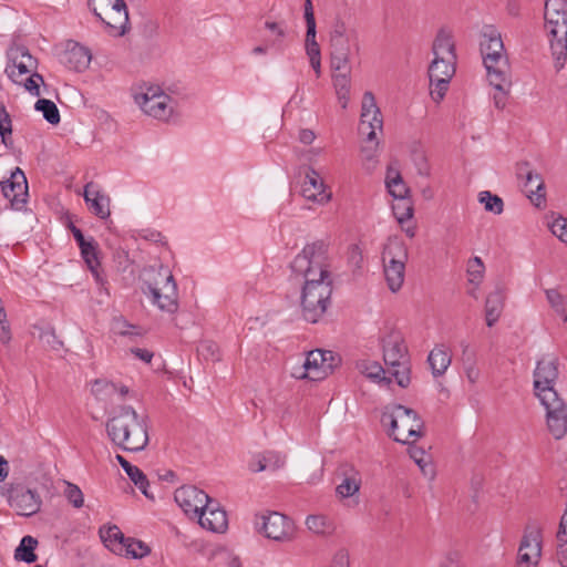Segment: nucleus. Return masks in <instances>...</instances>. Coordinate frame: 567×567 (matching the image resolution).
<instances>
[{
    "mask_svg": "<svg viewBox=\"0 0 567 567\" xmlns=\"http://www.w3.org/2000/svg\"><path fill=\"white\" fill-rule=\"evenodd\" d=\"M383 118L380 109L375 103L372 92L367 91L362 99V110L359 131L367 135V140L372 142L377 137V130L382 131Z\"/></svg>",
    "mask_w": 567,
    "mask_h": 567,
    "instance_id": "obj_13",
    "label": "nucleus"
},
{
    "mask_svg": "<svg viewBox=\"0 0 567 567\" xmlns=\"http://www.w3.org/2000/svg\"><path fill=\"white\" fill-rule=\"evenodd\" d=\"M557 559L561 567H567V537L557 538Z\"/></svg>",
    "mask_w": 567,
    "mask_h": 567,
    "instance_id": "obj_63",
    "label": "nucleus"
},
{
    "mask_svg": "<svg viewBox=\"0 0 567 567\" xmlns=\"http://www.w3.org/2000/svg\"><path fill=\"white\" fill-rule=\"evenodd\" d=\"M40 83H44L43 76L40 73L33 72L25 81H22L23 86L33 96H40Z\"/></svg>",
    "mask_w": 567,
    "mask_h": 567,
    "instance_id": "obj_54",
    "label": "nucleus"
},
{
    "mask_svg": "<svg viewBox=\"0 0 567 567\" xmlns=\"http://www.w3.org/2000/svg\"><path fill=\"white\" fill-rule=\"evenodd\" d=\"M316 28H310L306 31V53L309 59L321 56L320 47L316 41Z\"/></svg>",
    "mask_w": 567,
    "mask_h": 567,
    "instance_id": "obj_52",
    "label": "nucleus"
},
{
    "mask_svg": "<svg viewBox=\"0 0 567 567\" xmlns=\"http://www.w3.org/2000/svg\"><path fill=\"white\" fill-rule=\"evenodd\" d=\"M451 360L450 353L443 346L435 347L427 357L433 377L437 378L443 375L450 367Z\"/></svg>",
    "mask_w": 567,
    "mask_h": 567,
    "instance_id": "obj_28",
    "label": "nucleus"
},
{
    "mask_svg": "<svg viewBox=\"0 0 567 567\" xmlns=\"http://www.w3.org/2000/svg\"><path fill=\"white\" fill-rule=\"evenodd\" d=\"M37 546L38 540L34 537L30 535L22 537L19 546L14 550V558L27 564L37 561L38 556L34 553Z\"/></svg>",
    "mask_w": 567,
    "mask_h": 567,
    "instance_id": "obj_34",
    "label": "nucleus"
},
{
    "mask_svg": "<svg viewBox=\"0 0 567 567\" xmlns=\"http://www.w3.org/2000/svg\"><path fill=\"white\" fill-rule=\"evenodd\" d=\"M93 182H90L84 187V200L89 205V208L94 215L101 219H105L110 216V198L106 195L101 194L99 190L94 192V197H90V188H93Z\"/></svg>",
    "mask_w": 567,
    "mask_h": 567,
    "instance_id": "obj_26",
    "label": "nucleus"
},
{
    "mask_svg": "<svg viewBox=\"0 0 567 567\" xmlns=\"http://www.w3.org/2000/svg\"><path fill=\"white\" fill-rule=\"evenodd\" d=\"M400 202L395 205H393V213L400 224H403L404 221L409 220L413 216V206L412 203L404 198L399 199Z\"/></svg>",
    "mask_w": 567,
    "mask_h": 567,
    "instance_id": "obj_50",
    "label": "nucleus"
},
{
    "mask_svg": "<svg viewBox=\"0 0 567 567\" xmlns=\"http://www.w3.org/2000/svg\"><path fill=\"white\" fill-rule=\"evenodd\" d=\"M518 177H525L526 192L535 194L537 199L544 197V193L540 190L544 188V183L539 174L532 169H528V163H524L518 167Z\"/></svg>",
    "mask_w": 567,
    "mask_h": 567,
    "instance_id": "obj_31",
    "label": "nucleus"
},
{
    "mask_svg": "<svg viewBox=\"0 0 567 567\" xmlns=\"http://www.w3.org/2000/svg\"><path fill=\"white\" fill-rule=\"evenodd\" d=\"M329 266L328 244L323 240L307 244L290 265L292 274L303 279L301 312L310 323L319 321L330 301L332 280Z\"/></svg>",
    "mask_w": 567,
    "mask_h": 567,
    "instance_id": "obj_1",
    "label": "nucleus"
},
{
    "mask_svg": "<svg viewBox=\"0 0 567 567\" xmlns=\"http://www.w3.org/2000/svg\"><path fill=\"white\" fill-rule=\"evenodd\" d=\"M264 456L266 458L267 470L276 471L282 467L285 464V456L280 455L277 452H265Z\"/></svg>",
    "mask_w": 567,
    "mask_h": 567,
    "instance_id": "obj_57",
    "label": "nucleus"
},
{
    "mask_svg": "<svg viewBox=\"0 0 567 567\" xmlns=\"http://www.w3.org/2000/svg\"><path fill=\"white\" fill-rule=\"evenodd\" d=\"M408 247L398 238H390L383 247L382 261L389 289L396 292L404 282Z\"/></svg>",
    "mask_w": 567,
    "mask_h": 567,
    "instance_id": "obj_6",
    "label": "nucleus"
},
{
    "mask_svg": "<svg viewBox=\"0 0 567 567\" xmlns=\"http://www.w3.org/2000/svg\"><path fill=\"white\" fill-rule=\"evenodd\" d=\"M481 47L484 63H494L493 59L506 58L503 53L504 44L501 35L489 37L481 43Z\"/></svg>",
    "mask_w": 567,
    "mask_h": 567,
    "instance_id": "obj_33",
    "label": "nucleus"
},
{
    "mask_svg": "<svg viewBox=\"0 0 567 567\" xmlns=\"http://www.w3.org/2000/svg\"><path fill=\"white\" fill-rule=\"evenodd\" d=\"M558 378V362L554 357L543 358L537 361L534 371V389L535 394L539 400L547 396V392L558 394L554 384Z\"/></svg>",
    "mask_w": 567,
    "mask_h": 567,
    "instance_id": "obj_12",
    "label": "nucleus"
},
{
    "mask_svg": "<svg viewBox=\"0 0 567 567\" xmlns=\"http://www.w3.org/2000/svg\"><path fill=\"white\" fill-rule=\"evenodd\" d=\"M383 360L388 367L410 361L408 347L400 333L391 332L383 339Z\"/></svg>",
    "mask_w": 567,
    "mask_h": 567,
    "instance_id": "obj_20",
    "label": "nucleus"
},
{
    "mask_svg": "<svg viewBox=\"0 0 567 567\" xmlns=\"http://www.w3.org/2000/svg\"><path fill=\"white\" fill-rule=\"evenodd\" d=\"M64 495L68 501L75 507L80 508L84 504L83 493L80 487L72 483H66V488L64 491Z\"/></svg>",
    "mask_w": 567,
    "mask_h": 567,
    "instance_id": "obj_53",
    "label": "nucleus"
},
{
    "mask_svg": "<svg viewBox=\"0 0 567 567\" xmlns=\"http://www.w3.org/2000/svg\"><path fill=\"white\" fill-rule=\"evenodd\" d=\"M200 526L214 533H224L227 529L228 520L226 512L219 508L218 503L210 498L205 509L196 516Z\"/></svg>",
    "mask_w": 567,
    "mask_h": 567,
    "instance_id": "obj_18",
    "label": "nucleus"
},
{
    "mask_svg": "<svg viewBox=\"0 0 567 567\" xmlns=\"http://www.w3.org/2000/svg\"><path fill=\"white\" fill-rule=\"evenodd\" d=\"M2 495L9 505L21 516H32L40 512L42 498L37 489H31L20 483H10L8 487H1Z\"/></svg>",
    "mask_w": 567,
    "mask_h": 567,
    "instance_id": "obj_8",
    "label": "nucleus"
},
{
    "mask_svg": "<svg viewBox=\"0 0 567 567\" xmlns=\"http://www.w3.org/2000/svg\"><path fill=\"white\" fill-rule=\"evenodd\" d=\"M174 499L185 514L195 517L210 502V497L204 491L193 485H184L177 488L174 493Z\"/></svg>",
    "mask_w": 567,
    "mask_h": 567,
    "instance_id": "obj_15",
    "label": "nucleus"
},
{
    "mask_svg": "<svg viewBox=\"0 0 567 567\" xmlns=\"http://www.w3.org/2000/svg\"><path fill=\"white\" fill-rule=\"evenodd\" d=\"M478 200L481 204L484 205V208L486 212H491L496 215L502 214L503 208H504V203L499 196L494 195L488 190H484V192L480 193Z\"/></svg>",
    "mask_w": 567,
    "mask_h": 567,
    "instance_id": "obj_42",
    "label": "nucleus"
},
{
    "mask_svg": "<svg viewBox=\"0 0 567 567\" xmlns=\"http://www.w3.org/2000/svg\"><path fill=\"white\" fill-rule=\"evenodd\" d=\"M550 231L561 241L567 244V219L559 217L550 225Z\"/></svg>",
    "mask_w": 567,
    "mask_h": 567,
    "instance_id": "obj_56",
    "label": "nucleus"
},
{
    "mask_svg": "<svg viewBox=\"0 0 567 567\" xmlns=\"http://www.w3.org/2000/svg\"><path fill=\"white\" fill-rule=\"evenodd\" d=\"M357 367L361 373L374 381L384 382L386 384H390L392 381L391 378L384 377L385 371L377 361L364 360L359 362Z\"/></svg>",
    "mask_w": 567,
    "mask_h": 567,
    "instance_id": "obj_38",
    "label": "nucleus"
},
{
    "mask_svg": "<svg viewBox=\"0 0 567 567\" xmlns=\"http://www.w3.org/2000/svg\"><path fill=\"white\" fill-rule=\"evenodd\" d=\"M350 558L349 551L344 548L339 549L331 560L330 567H349Z\"/></svg>",
    "mask_w": 567,
    "mask_h": 567,
    "instance_id": "obj_60",
    "label": "nucleus"
},
{
    "mask_svg": "<svg viewBox=\"0 0 567 567\" xmlns=\"http://www.w3.org/2000/svg\"><path fill=\"white\" fill-rule=\"evenodd\" d=\"M101 538L107 548L117 554L123 553L127 539L115 525L109 527L105 533L101 530Z\"/></svg>",
    "mask_w": 567,
    "mask_h": 567,
    "instance_id": "obj_36",
    "label": "nucleus"
},
{
    "mask_svg": "<svg viewBox=\"0 0 567 567\" xmlns=\"http://www.w3.org/2000/svg\"><path fill=\"white\" fill-rule=\"evenodd\" d=\"M493 62L494 63H484L491 85H493L495 90L509 89L511 81L507 72V58L493 59Z\"/></svg>",
    "mask_w": 567,
    "mask_h": 567,
    "instance_id": "obj_24",
    "label": "nucleus"
},
{
    "mask_svg": "<svg viewBox=\"0 0 567 567\" xmlns=\"http://www.w3.org/2000/svg\"><path fill=\"white\" fill-rule=\"evenodd\" d=\"M337 74H333L332 82L336 90V94H344L350 93V68L343 71H337Z\"/></svg>",
    "mask_w": 567,
    "mask_h": 567,
    "instance_id": "obj_46",
    "label": "nucleus"
},
{
    "mask_svg": "<svg viewBox=\"0 0 567 567\" xmlns=\"http://www.w3.org/2000/svg\"><path fill=\"white\" fill-rule=\"evenodd\" d=\"M8 56L9 63L6 68L7 75L12 82L22 84L21 76L37 68V59H34L23 45L11 48L8 52Z\"/></svg>",
    "mask_w": 567,
    "mask_h": 567,
    "instance_id": "obj_14",
    "label": "nucleus"
},
{
    "mask_svg": "<svg viewBox=\"0 0 567 567\" xmlns=\"http://www.w3.org/2000/svg\"><path fill=\"white\" fill-rule=\"evenodd\" d=\"M81 255L87 265L89 269L93 274L95 280L99 284L104 282V278L100 271V260H99V251H97V245L94 243L90 244L89 246H85L81 249Z\"/></svg>",
    "mask_w": 567,
    "mask_h": 567,
    "instance_id": "obj_35",
    "label": "nucleus"
},
{
    "mask_svg": "<svg viewBox=\"0 0 567 567\" xmlns=\"http://www.w3.org/2000/svg\"><path fill=\"white\" fill-rule=\"evenodd\" d=\"M324 365H321L322 372L324 371V379L333 372V370L340 364L341 358L332 351L326 350Z\"/></svg>",
    "mask_w": 567,
    "mask_h": 567,
    "instance_id": "obj_55",
    "label": "nucleus"
},
{
    "mask_svg": "<svg viewBox=\"0 0 567 567\" xmlns=\"http://www.w3.org/2000/svg\"><path fill=\"white\" fill-rule=\"evenodd\" d=\"M106 433L111 442L126 452H141L148 444L146 417L130 405L120 406L106 421Z\"/></svg>",
    "mask_w": 567,
    "mask_h": 567,
    "instance_id": "obj_2",
    "label": "nucleus"
},
{
    "mask_svg": "<svg viewBox=\"0 0 567 567\" xmlns=\"http://www.w3.org/2000/svg\"><path fill=\"white\" fill-rule=\"evenodd\" d=\"M308 529L317 535H331L334 530L333 522L321 514L309 515L306 519Z\"/></svg>",
    "mask_w": 567,
    "mask_h": 567,
    "instance_id": "obj_37",
    "label": "nucleus"
},
{
    "mask_svg": "<svg viewBox=\"0 0 567 567\" xmlns=\"http://www.w3.org/2000/svg\"><path fill=\"white\" fill-rule=\"evenodd\" d=\"M546 409L547 426L550 434L556 439H563L567 433V406L558 394L547 392V396L540 400Z\"/></svg>",
    "mask_w": 567,
    "mask_h": 567,
    "instance_id": "obj_11",
    "label": "nucleus"
},
{
    "mask_svg": "<svg viewBox=\"0 0 567 567\" xmlns=\"http://www.w3.org/2000/svg\"><path fill=\"white\" fill-rule=\"evenodd\" d=\"M326 350H311L308 352L303 363L305 373L301 378H308L312 381H320L324 379V371L322 372L321 365H324Z\"/></svg>",
    "mask_w": 567,
    "mask_h": 567,
    "instance_id": "obj_25",
    "label": "nucleus"
},
{
    "mask_svg": "<svg viewBox=\"0 0 567 567\" xmlns=\"http://www.w3.org/2000/svg\"><path fill=\"white\" fill-rule=\"evenodd\" d=\"M40 339L43 340L48 346L52 349L58 350L59 347L62 346V342L59 341L55 337V332L53 329L43 330L40 334Z\"/></svg>",
    "mask_w": 567,
    "mask_h": 567,
    "instance_id": "obj_62",
    "label": "nucleus"
},
{
    "mask_svg": "<svg viewBox=\"0 0 567 567\" xmlns=\"http://www.w3.org/2000/svg\"><path fill=\"white\" fill-rule=\"evenodd\" d=\"M543 529L542 526L529 519L518 548L516 567H536L542 553Z\"/></svg>",
    "mask_w": 567,
    "mask_h": 567,
    "instance_id": "obj_10",
    "label": "nucleus"
},
{
    "mask_svg": "<svg viewBox=\"0 0 567 567\" xmlns=\"http://www.w3.org/2000/svg\"><path fill=\"white\" fill-rule=\"evenodd\" d=\"M546 297L551 307L555 308L557 311L563 309V297L557 290H546Z\"/></svg>",
    "mask_w": 567,
    "mask_h": 567,
    "instance_id": "obj_64",
    "label": "nucleus"
},
{
    "mask_svg": "<svg viewBox=\"0 0 567 567\" xmlns=\"http://www.w3.org/2000/svg\"><path fill=\"white\" fill-rule=\"evenodd\" d=\"M391 375L395 379L398 385L406 388L411 382V368L410 361L401 362L398 365L389 367Z\"/></svg>",
    "mask_w": 567,
    "mask_h": 567,
    "instance_id": "obj_44",
    "label": "nucleus"
},
{
    "mask_svg": "<svg viewBox=\"0 0 567 567\" xmlns=\"http://www.w3.org/2000/svg\"><path fill=\"white\" fill-rule=\"evenodd\" d=\"M411 161L416 168L419 175L429 177L431 174V165L423 145L419 142H413L410 147Z\"/></svg>",
    "mask_w": 567,
    "mask_h": 567,
    "instance_id": "obj_32",
    "label": "nucleus"
},
{
    "mask_svg": "<svg viewBox=\"0 0 567 567\" xmlns=\"http://www.w3.org/2000/svg\"><path fill=\"white\" fill-rule=\"evenodd\" d=\"M12 134V121L11 117L4 106V104L0 103V136L1 141L6 146L12 145V140L10 138Z\"/></svg>",
    "mask_w": 567,
    "mask_h": 567,
    "instance_id": "obj_43",
    "label": "nucleus"
},
{
    "mask_svg": "<svg viewBox=\"0 0 567 567\" xmlns=\"http://www.w3.org/2000/svg\"><path fill=\"white\" fill-rule=\"evenodd\" d=\"M504 293L501 289L491 292L485 301V320L487 327H493L499 319L504 308Z\"/></svg>",
    "mask_w": 567,
    "mask_h": 567,
    "instance_id": "obj_27",
    "label": "nucleus"
},
{
    "mask_svg": "<svg viewBox=\"0 0 567 567\" xmlns=\"http://www.w3.org/2000/svg\"><path fill=\"white\" fill-rule=\"evenodd\" d=\"M91 61L90 51L79 43L69 44L62 54V63L70 70L81 72L85 70Z\"/></svg>",
    "mask_w": 567,
    "mask_h": 567,
    "instance_id": "obj_22",
    "label": "nucleus"
},
{
    "mask_svg": "<svg viewBox=\"0 0 567 567\" xmlns=\"http://www.w3.org/2000/svg\"><path fill=\"white\" fill-rule=\"evenodd\" d=\"M12 339L10 323L7 319V312L0 315V341L8 344Z\"/></svg>",
    "mask_w": 567,
    "mask_h": 567,
    "instance_id": "obj_59",
    "label": "nucleus"
},
{
    "mask_svg": "<svg viewBox=\"0 0 567 567\" xmlns=\"http://www.w3.org/2000/svg\"><path fill=\"white\" fill-rule=\"evenodd\" d=\"M265 28L276 34V38L272 40L271 45H279L282 39L286 37L285 28L280 23L271 21H266Z\"/></svg>",
    "mask_w": 567,
    "mask_h": 567,
    "instance_id": "obj_58",
    "label": "nucleus"
},
{
    "mask_svg": "<svg viewBox=\"0 0 567 567\" xmlns=\"http://www.w3.org/2000/svg\"><path fill=\"white\" fill-rule=\"evenodd\" d=\"M34 109L37 111L42 112L43 117L52 125H56L60 123V112L56 105L47 99H39L35 102Z\"/></svg>",
    "mask_w": 567,
    "mask_h": 567,
    "instance_id": "obj_41",
    "label": "nucleus"
},
{
    "mask_svg": "<svg viewBox=\"0 0 567 567\" xmlns=\"http://www.w3.org/2000/svg\"><path fill=\"white\" fill-rule=\"evenodd\" d=\"M451 80L430 79V95L435 103H440L449 89Z\"/></svg>",
    "mask_w": 567,
    "mask_h": 567,
    "instance_id": "obj_49",
    "label": "nucleus"
},
{
    "mask_svg": "<svg viewBox=\"0 0 567 567\" xmlns=\"http://www.w3.org/2000/svg\"><path fill=\"white\" fill-rule=\"evenodd\" d=\"M381 424L388 427V435L395 442L409 444L410 439L424 435V422L411 408L394 404L386 408L381 415Z\"/></svg>",
    "mask_w": 567,
    "mask_h": 567,
    "instance_id": "obj_5",
    "label": "nucleus"
},
{
    "mask_svg": "<svg viewBox=\"0 0 567 567\" xmlns=\"http://www.w3.org/2000/svg\"><path fill=\"white\" fill-rule=\"evenodd\" d=\"M352 37L329 38L330 62L333 71H343L350 63Z\"/></svg>",
    "mask_w": 567,
    "mask_h": 567,
    "instance_id": "obj_21",
    "label": "nucleus"
},
{
    "mask_svg": "<svg viewBox=\"0 0 567 567\" xmlns=\"http://www.w3.org/2000/svg\"><path fill=\"white\" fill-rule=\"evenodd\" d=\"M337 475L341 478L336 488L338 496L348 498L359 493L362 477L353 465L348 463L340 465Z\"/></svg>",
    "mask_w": 567,
    "mask_h": 567,
    "instance_id": "obj_19",
    "label": "nucleus"
},
{
    "mask_svg": "<svg viewBox=\"0 0 567 567\" xmlns=\"http://www.w3.org/2000/svg\"><path fill=\"white\" fill-rule=\"evenodd\" d=\"M115 458L133 483H142L145 480V474L137 466L132 465L124 456L116 454Z\"/></svg>",
    "mask_w": 567,
    "mask_h": 567,
    "instance_id": "obj_47",
    "label": "nucleus"
},
{
    "mask_svg": "<svg viewBox=\"0 0 567 567\" xmlns=\"http://www.w3.org/2000/svg\"><path fill=\"white\" fill-rule=\"evenodd\" d=\"M142 291L152 297L162 311L174 313L178 309V292L174 276L167 267H150L143 271Z\"/></svg>",
    "mask_w": 567,
    "mask_h": 567,
    "instance_id": "obj_3",
    "label": "nucleus"
},
{
    "mask_svg": "<svg viewBox=\"0 0 567 567\" xmlns=\"http://www.w3.org/2000/svg\"><path fill=\"white\" fill-rule=\"evenodd\" d=\"M172 97L167 94H159L153 100L141 101L143 112L154 118L166 121L169 118L173 107L171 106Z\"/></svg>",
    "mask_w": 567,
    "mask_h": 567,
    "instance_id": "obj_23",
    "label": "nucleus"
},
{
    "mask_svg": "<svg viewBox=\"0 0 567 567\" xmlns=\"http://www.w3.org/2000/svg\"><path fill=\"white\" fill-rule=\"evenodd\" d=\"M123 551L132 558H143L151 553V549L142 540L127 537Z\"/></svg>",
    "mask_w": 567,
    "mask_h": 567,
    "instance_id": "obj_45",
    "label": "nucleus"
},
{
    "mask_svg": "<svg viewBox=\"0 0 567 567\" xmlns=\"http://www.w3.org/2000/svg\"><path fill=\"white\" fill-rule=\"evenodd\" d=\"M544 19L555 65L560 69L567 58V0H545Z\"/></svg>",
    "mask_w": 567,
    "mask_h": 567,
    "instance_id": "obj_4",
    "label": "nucleus"
},
{
    "mask_svg": "<svg viewBox=\"0 0 567 567\" xmlns=\"http://www.w3.org/2000/svg\"><path fill=\"white\" fill-rule=\"evenodd\" d=\"M386 187L389 193L396 199L406 198V195L410 192L399 172H395L394 176H391L390 172L388 173Z\"/></svg>",
    "mask_w": 567,
    "mask_h": 567,
    "instance_id": "obj_40",
    "label": "nucleus"
},
{
    "mask_svg": "<svg viewBox=\"0 0 567 567\" xmlns=\"http://www.w3.org/2000/svg\"><path fill=\"white\" fill-rule=\"evenodd\" d=\"M303 17L306 20L307 29L316 28V18L313 13V6L311 0H305L303 2Z\"/></svg>",
    "mask_w": 567,
    "mask_h": 567,
    "instance_id": "obj_61",
    "label": "nucleus"
},
{
    "mask_svg": "<svg viewBox=\"0 0 567 567\" xmlns=\"http://www.w3.org/2000/svg\"><path fill=\"white\" fill-rule=\"evenodd\" d=\"M1 190L14 209H21L28 197V182L24 173L16 167L9 179L1 182Z\"/></svg>",
    "mask_w": 567,
    "mask_h": 567,
    "instance_id": "obj_16",
    "label": "nucleus"
},
{
    "mask_svg": "<svg viewBox=\"0 0 567 567\" xmlns=\"http://www.w3.org/2000/svg\"><path fill=\"white\" fill-rule=\"evenodd\" d=\"M339 37H352V45L357 51H359L358 32L355 29H349L346 21L341 17L337 16L332 22L329 38Z\"/></svg>",
    "mask_w": 567,
    "mask_h": 567,
    "instance_id": "obj_39",
    "label": "nucleus"
},
{
    "mask_svg": "<svg viewBox=\"0 0 567 567\" xmlns=\"http://www.w3.org/2000/svg\"><path fill=\"white\" fill-rule=\"evenodd\" d=\"M432 51L434 58L449 59L450 56L453 60H456L455 53V44L453 42L452 37L444 31H440L433 42Z\"/></svg>",
    "mask_w": 567,
    "mask_h": 567,
    "instance_id": "obj_30",
    "label": "nucleus"
},
{
    "mask_svg": "<svg viewBox=\"0 0 567 567\" xmlns=\"http://www.w3.org/2000/svg\"><path fill=\"white\" fill-rule=\"evenodd\" d=\"M256 527L265 537L276 542H289L295 536V524L278 512H266L256 516Z\"/></svg>",
    "mask_w": 567,
    "mask_h": 567,
    "instance_id": "obj_9",
    "label": "nucleus"
},
{
    "mask_svg": "<svg viewBox=\"0 0 567 567\" xmlns=\"http://www.w3.org/2000/svg\"><path fill=\"white\" fill-rule=\"evenodd\" d=\"M455 63L452 56L449 59L434 58L429 66V79L451 80L455 74Z\"/></svg>",
    "mask_w": 567,
    "mask_h": 567,
    "instance_id": "obj_29",
    "label": "nucleus"
},
{
    "mask_svg": "<svg viewBox=\"0 0 567 567\" xmlns=\"http://www.w3.org/2000/svg\"><path fill=\"white\" fill-rule=\"evenodd\" d=\"M87 4L110 35L122 37L127 32L128 12L124 0H89Z\"/></svg>",
    "mask_w": 567,
    "mask_h": 567,
    "instance_id": "obj_7",
    "label": "nucleus"
},
{
    "mask_svg": "<svg viewBox=\"0 0 567 567\" xmlns=\"http://www.w3.org/2000/svg\"><path fill=\"white\" fill-rule=\"evenodd\" d=\"M301 194L307 200L320 205L327 204L331 199V192L327 190L323 179L312 167L307 169Z\"/></svg>",
    "mask_w": 567,
    "mask_h": 567,
    "instance_id": "obj_17",
    "label": "nucleus"
},
{
    "mask_svg": "<svg viewBox=\"0 0 567 567\" xmlns=\"http://www.w3.org/2000/svg\"><path fill=\"white\" fill-rule=\"evenodd\" d=\"M197 351L205 360H210L213 362L220 360L219 348L214 341L204 340L199 342Z\"/></svg>",
    "mask_w": 567,
    "mask_h": 567,
    "instance_id": "obj_48",
    "label": "nucleus"
},
{
    "mask_svg": "<svg viewBox=\"0 0 567 567\" xmlns=\"http://www.w3.org/2000/svg\"><path fill=\"white\" fill-rule=\"evenodd\" d=\"M484 264L480 257H474L468 260L467 274L470 276V282L478 284L483 278Z\"/></svg>",
    "mask_w": 567,
    "mask_h": 567,
    "instance_id": "obj_51",
    "label": "nucleus"
}]
</instances>
